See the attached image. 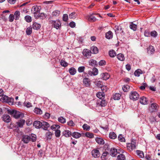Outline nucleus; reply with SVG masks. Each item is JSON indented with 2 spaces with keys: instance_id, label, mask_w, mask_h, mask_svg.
Listing matches in <instances>:
<instances>
[{
  "instance_id": "f257e3e1",
  "label": "nucleus",
  "mask_w": 160,
  "mask_h": 160,
  "mask_svg": "<svg viewBox=\"0 0 160 160\" xmlns=\"http://www.w3.org/2000/svg\"><path fill=\"white\" fill-rule=\"evenodd\" d=\"M50 23L52 24L54 28L57 29H59L61 27V22L59 20H57L56 21L51 20L49 21Z\"/></svg>"
},
{
  "instance_id": "f03ea898",
  "label": "nucleus",
  "mask_w": 160,
  "mask_h": 160,
  "mask_svg": "<svg viewBox=\"0 0 160 160\" xmlns=\"http://www.w3.org/2000/svg\"><path fill=\"white\" fill-rule=\"evenodd\" d=\"M136 141H132L130 143H127V148L128 150L132 151L136 148Z\"/></svg>"
},
{
  "instance_id": "7ed1b4c3",
  "label": "nucleus",
  "mask_w": 160,
  "mask_h": 160,
  "mask_svg": "<svg viewBox=\"0 0 160 160\" xmlns=\"http://www.w3.org/2000/svg\"><path fill=\"white\" fill-rule=\"evenodd\" d=\"M41 9V7L40 6H34L31 9L32 12L35 15H37L39 13Z\"/></svg>"
},
{
  "instance_id": "20e7f679",
  "label": "nucleus",
  "mask_w": 160,
  "mask_h": 160,
  "mask_svg": "<svg viewBox=\"0 0 160 160\" xmlns=\"http://www.w3.org/2000/svg\"><path fill=\"white\" fill-rule=\"evenodd\" d=\"M139 97V94L135 91L132 92L130 94V98L133 100H137Z\"/></svg>"
},
{
  "instance_id": "39448f33",
  "label": "nucleus",
  "mask_w": 160,
  "mask_h": 160,
  "mask_svg": "<svg viewBox=\"0 0 160 160\" xmlns=\"http://www.w3.org/2000/svg\"><path fill=\"white\" fill-rule=\"evenodd\" d=\"M158 105L156 103H152L149 107V111L150 112L156 111L158 109Z\"/></svg>"
},
{
  "instance_id": "423d86ee",
  "label": "nucleus",
  "mask_w": 160,
  "mask_h": 160,
  "mask_svg": "<svg viewBox=\"0 0 160 160\" xmlns=\"http://www.w3.org/2000/svg\"><path fill=\"white\" fill-rule=\"evenodd\" d=\"M83 55L87 58H89L91 55V51L90 50L85 49L82 52Z\"/></svg>"
},
{
  "instance_id": "0eeeda50",
  "label": "nucleus",
  "mask_w": 160,
  "mask_h": 160,
  "mask_svg": "<svg viewBox=\"0 0 160 160\" xmlns=\"http://www.w3.org/2000/svg\"><path fill=\"white\" fill-rule=\"evenodd\" d=\"M83 83L84 86L89 87L91 86V81L88 78H84L83 79Z\"/></svg>"
},
{
  "instance_id": "6e6552de",
  "label": "nucleus",
  "mask_w": 160,
  "mask_h": 160,
  "mask_svg": "<svg viewBox=\"0 0 160 160\" xmlns=\"http://www.w3.org/2000/svg\"><path fill=\"white\" fill-rule=\"evenodd\" d=\"M92 154L95 158L99 157L100 155L99 151L97 149H94L92 151Z\"/></svg>"
},
{
  "instance_id": "1a4fd4ad",
  "label": "nucleus",
  "mask_w": 160,
  "mask_h": 160,
  "mask_svg": "<svg viewBox=\"0 0 160 160\" xmlns=\"http://www.w3.org/2000/svg\"><path fill=\"white\" fill-rule=\"evenodd\" d=\"M140 102L143 105H146L148 104V100L146 97L143 96L140 98Z\"/></svg>"
},
{
  "instance_id": "9d476101",
  "label": "nucleus",
  "mask_w": 160,
  "mask_h": 160,
  "mask_svg": "<svg viewBox=\"0 0 160 160\" xmlns=\"http://www.w3.org/2000/svg\"><path fill=\"white\" fill-rule=\"evenodd\" d=\"M31 140V137L27 135H23L22 141L25 143H27Z\"/></svg>"
},
{
  "instance_id": "9b49d317",
  "label": "nucleus",
  "mask_w": 160,
  "mask_h": 160,
  "mask_svg": "<svg viewBox=\"0 0 160 160\" xmlns=\"http://www.w3.org/2000/svg\"><path fill=\"white\" fill-rule=\"evenodd\" d=\"M155 52V49L153 46H150L147 48V52L149 55H151L154 53Z\"/></svg>"
},
{
  "instance_id": "f8f14e48",
  "label": "nucleus",
  "mask_w": 160,
  "mask_h": 160,
  "mask_svg": "<svg viewBox=\"0 0 160 160\" xmlns=\"http://www.w3.org/2000/svg\"><path fill=\"white\" fill-rule=\"evenodd\" d=\"M97 105L98 106L104 107L107 104L105 100L101 99L97 103Z\"/></svg>"
},
{
  "instance_id": "ddd939ff",
  "label": "nucleus",
  "mask_w": 160,
  "mask_h": 160,
  "mask_svg": "<svg viewBox=\"0 0 160 160\" xmlns=\"http://www.w3.org/2000/svg\"><path fill=\"white\" fill-rule=\"evenodd\" d=\"M2 118L3 121L6 122H9L11 121V118L10 116L7 114L3 115Z\"/></svg>"
},
{
  "instance_id": "4468645a",
  "label": "nucleus",
  "mask_w": 160,
  "mask_h": 160,
  "mask_svg": "<svg viewBox=\"0 0 160 160\" xmlns=\"http://www.w3.org/2000/svg\"><path fill=\"white\" fill-rule=\"evenodd\" d=\"M33 125L35 128H40L42 127V122L39 121H36L34 122Z\"/></svg>"
},
{
  "instance_id": "2eb2a0df",
  "label": "nucleus",
  "mask_w": 160,
  "mask_h": 160,
  "mask_svg": "<svg viewBox=\"0 0 160 160\" xmlns=\"http://www.w3.org/2000/svg\"><path fill=\"white\" fill-rule=\"evenodd\" d=\"M50 127L49 124L46 122H42L41 128L45 130H47L48 128Z\"/></svg>"
},
{
  "instance_id": "dca6fc26",
  "label": "nucleus",
  "mask_w": 160,
  "mask_h": 160,
  "mask_svg": "<svg viewBox=\"0 0 160 160\" xmlns=\"http://www.w3.org/2000/svg\"><path fill=\"white\" fill-rule=\"evenodd\" d=\"M118 153L117 149L115 148H112L111 149L110 154L112 157H115Z\"/></svg>"
},
{
  "instance_id": "f3484780",
  "label": "nucleus",
  "mask_w": 160,
  "mask_h": 160,
  "mask_svg": "<svg viewBox=\"0 0 160 160\" xmlns=\"http://www.w3.org/2000/svg\"><path fill=\"white\" fill-rule=\"evenodd\" d=\"M109 153L107 152H104L102 155L101 158L102 160H106L108 158Z\"/></svg>"
},
{
  "instance_id": "a211bd4d",
  "label": "nucleus",
  "mask_w": 160,
  "mask_h": 160,
  "mask_svg": "<svg viewBox=\"0 0 160 160\" xmlns=\"http://www.w3.org/2000/svg\"><path fill=\"white\" fill-rule=\"evenodd\" d=\"M22 115L21 112L17 111H15L13 116L15 118H20Z\"/></svg>"
},
{
  "instance_id": "6ab92c4d",
  "label": "nucleus",
  "mask_w": 160,
  "mask_h": 160,
  "mask_svg": "<svg viewBox=\"0 0 160 160\" xmlns=\"http://www.w3.org/2000/svg\"><path fill=\"white\" fill-rule=\"evenodd\" d=\"M101 77L103 80H107L108 79L110 76V75L107 73H103L101 74Z\"/></svg>"
},
{
  "instance_id": "aec40b11",
  "label": "nucleus",
  "mask_w": 160,
  "mask_h": 160,
  "mask_svg": "<svg viewBox=\"0 0 160 160\" xmlns=\"http://www.w3.org/2000/svg\"><path fill=\"white\" fill-rule=\"evenodd\" d=\"M63 135L66 137H68L71 136V132L68 130H65L62 132Z\"/></svg>"
},
{
  "instance_id": "412c9836",
  "label": "nucleus",
  "mask_w": 160,
  "mask_h": 160,
  "mask_svg": "<svg viewBox=\"0 0 160 160\" xmlns=\"http://www.w3.org/2000/svg\"><path fill=\"white\" fill-rule=\"evenodd\" d=\"M90 51H91V53L93 54H97L98 52V48L95 46H92L91 47Z\"/></svg>"
},
{
  "instance_id": "4be33fe9",
  "label": "nucleus",
  "mask_w": 160,
  "mask_h": 160,
  "mask_svg": "<svg viewBox=\"0 0 160 160\" xmlns=\"http://www.w3.org/2000/svg\"><path fill=\"white\" fill-rule=\"evenodd\" d=\"M71 136L73 138L77 139L81 137V134L78 132H74L72 133Z\"/></svg>"
},
{
  "instance_id": "5701e85b",
  "label": "nucleus",
  "mask_w": 160,
  "mask_h": 160,
  "mask_svg": "<svg viewBox=\"0 0 160 160\" xmlns=\"http://www.w3.org/2000/svg\"><path fill=\"white\" fill-rule=\"evenodd\" d=\"M35 17L36 18H40L41 19H43L46 17V15L43 13H39L37 15H35Z\"/></svg>"
},
{
  "instance_id": "b1692460",
  "label": "nucleus",
  "mask_w": 160,
  "mask_h": 160,
  "mask_svg": "<svg viewBox=\"0 0 160 160\" xmlns=\"http://www.w3.org/2000/svg\"><path fill=\"white\" fill-rule=\"evenodd\" d=\"M25 120L21 119L18 122H17L18 125L19 127L22 128L25 123Z\"/></svg>"
},
{
  "instance_id": "393cba45",
  "label": "nucleus",
  "mask_w": 160,
  "mask_h": 160,
  "mask_svg": "<svg viewBox=\"0 0 160 160\" xmlns=\"http://www.w3.org/2000/svg\"><path fill=\"white\" fill-rule=\"evenodd\" d=\"M68 71L70 74L72 75H75L77 72L76 70L73 67H72L69 69Z\"/></svg>"
},
{
  "instance_id": "a878e982",
  "label": "nucleus",
  "mask_w": 160,
  "mask_h": 160,
  "mask_svg": "<svg viewBox=\"0 0 160 160\" xmlns=\"http://www.w3.org/2000/svg\"><path fill=\"white\" fill-rule=\"evenodd\" d=\"M137 155L140 158H143L144 157V154L143 152L140 150L136 151Z\"/></svg>"
},
{
  "instance_id": "bb28decb",
  "label": "nucleus",
  "mask_w": 160,
  "mask_h": 160,
  "mask_svg": "<svg viewBox=\"0 0 160 160\" xmlns=\"http://www.w3.org/2000/svg\"><path fill=\"white\" fill-rule=\"evenodd\" d=\"M86 19H88L89 21L93 22H95L97 20L96 18L92 15H90L87 16Z\"/></svg>"
},
{
  "instance_id": "cd10ccee",
  "label": "nucleus",
  "mask_w": 160,
  "mask_h": 160,
  "mask_svg": "<svg viewBox=\"0 0 160 160\" xmlns=\"http://www.w3.org/2000/svg\"><path fill=\"white\" fill-rule=\"evenodd\" d=\"M32 27L34 29L38 30L40 28L41 25L40 24L35 22L33 23Z\"/></svg>"
},
{
  "instance_id": "c85d7f7f",
  "label": "nucleus",
  "mask_w": 160,
  "mask_h": 160,
  "mask_svg": "<svg viewBox=\"0 0 160 160\" xmlns=\"http://www.w3.org/2000/svg\"><path fill=\"white\" fill-rule=\"evenodd\" d=\"M78 14L75 12H73L69 15V18L73 19L76 18Z\"/></svg>"
},
{
  "instance_id": "c756f323",
  "label": "nucleus",
  "mask_w": 160,
  "mask_h": 160,
  "mask_svg": "<svg viewBox=\"0 0 160 160\" xmlns=\"http://www.w3.org/2000/svg\"><path fill=\"white\" fill-rule=\"evenodd\" d=\"M95 140L96 142L99 144H103L104 143V141L102 138H97Z\"/></svg>"
},
{
  "instance_id": "7c9ffc66",
  "label": "nucleus",
  "mask_w": 160,
  "mask_h": 160,
  "mask_svg": "<svg viewBox=\"0 0 160 160\" xmlns=\"http://www.w3.org/2000/svg\"><path fill=\"white\" fill-rule=\"evenodd\" d=\"M129 27L130 29H132L134 31H136L137 28V26L136 24H134L132 22H131Z\"/></svg>"
},
{
  "instance_id": "2f4dec72",
  "label": "nucleus",
  "mask_w": 160,
  "mask_h": 160,
  "mask_svg": "<svg viewBox=\"0 0 160 160\" xmlns=\"http://www.w3.org/2000/svg\"><path fill=\"white\" fill-rule=\"evenodd\" d=\"M105 94L103 92H98L96 96L98 98H99L100 99H102L105 96Z\"/></svg>"
},
{
  "instance_id": "473e14b6",
  "label": "nucleus",
  "mask_w": 160,
  "mask_h": 160,
  "mask_svg": "<svg viewBox=\"0 0 160 160\" xmlns=\"http://www.w3.org/2000/svg\"><path fill=\"white\" fill-rule=\"evenodd\" d=\"M105 37L108 39H110L112 37V33L111 31H109L105 34Z\"/></svg>"
},
{
  "instance_id": "72a5a7b5",
  "label": "nucleus",
  "mask_w": 160,
  "mask_h": 160,
  "mask_svg": "<svg viewBox=\"0 0 160 160\" xmlns=\"http://www.w3.org/2000/svg\"><path fill=\"white\" fill-rule=\"evenodd\" d=\"M89 63L90 65L94 66L97 64V62L96 60L91 59L89 60Z\"/></svg>"
},
{
  "instance_id": "f704fd0d",
  "label": "nucleus",
  "mask_w": 160,
  "mask_h": 160,
  "mask_svg": "<svg viewBox=\"0 0 160 160\" xmlns=\"http://www.w3.org/2000/svg\"><path fill=\"white\" fill-rule=\"evenodd\" d=\"M109 137L112 139H115L117 138V135L114 132H110L109 134Z\"/></svg>"
},
{
  "instance_id": "c9c22d12",
  "label": "nucleus",
  "mask_w": 160,
  "mask_h": 160,
  "mask_svg": "<svg viewBox=\"0 0 160 160\" xmlns=\"http://www.w3.org/2000/svg\"><path fill=\"white\" fill-rule=\"evenodd\" d=\"M118 59L120 61H123L124 59V55L122 54L119 53L118 54L117 56Z\"/></svg>"
},
{
  "instance_id": "e433bc0d",
  "label": "nucleus",
  "mask_w": 160,
  "mask_h": 160,
  "mask_svg": "<svg viewBox=\"0 0 160 160\" xmlns=\"http://www.w3.org/2000/svg\"><path fill=\"white\" fill-rule=\"evenodd\" d=\"M34 112L37 114H41L42 113V111L39 108H36L34 109Z\"/></svg>"
},
{
  "instance_id": "4c0bfd02",
  "label": "nucleus",
  "mask_w": 160,
  "mask_h": 160,
  "mask_svg": "<svg viewBox=\"0 0 160 160\" xmlns=\"http://www.w3.org/2000/svg\"><path fill=\"white\" fill-rule=\"evenodd\" d=\"M142 73V71L139 69L136 70L134 73V75L137 77H139Z\"/></svg>"
},
{
  "instance_id": "58836bf2",
  "label": "nucleus",
  "mask_w": 160,
  "mask_h": 160,
  "mask_svg": "<svg viewBox=\"0 0 160 160\" xmlns=\"http://www.w3.org/2000/svg\"><path fill=\"white\" fill-rule=\"evenodd\" d=\"M2 97L0 99V100L2 102H6L7 101L8 98V97L6 96V95H2Z\"/></svg>"
},
{
  "instance_id": "ea45409f",
  "label": "nucleus",
  "mask_w": 160,
  "mask_h": 160,
  "mask_svg": "<svg viewBox=\"0 0 160 160\" xmlns=\"http://www.w3.org/2000/svg\"><path fill=\"white\" fill-rule=\"evenodd\" d=\"M15 19L16 20H18L20 17V12L19 11H17L15 12L14 13Z\"/></svg>"
},
{
  "instance_id": "a19ab883",
  "label": "nucleus",
  "mask_w": 160,
  "mask_h": 160,
  "mask_svg": "<svg viewBox=\"0 0 160 160\" xmlns=\"http://www.w3.org/2000/svg\"><path fill=\"white\" fill-rule=\"evenodd\" d=\"M125 156L122 154L119 155L117 156L118 160H125Z\"/></svg>"
},
{
  "instance_id": "79ce46f5",
  "label": "nucleus",
  "mask_w": 160,
  "mask_h": 160,
  "mask_svg": "<svg viewBox=\"0 0 160 160\" xmlns=\"http://www.w3.org/2000/svg\"><path fill=\"white\" fill-rule=\"evenodd\" d=\"M121 95L119 93H116L113 96V98L114 100H118L120 99Z\"/></svg>"
},
{
  "instance_id": "37998d69",
  "label": "nucleus",
  "mask_w": 160,
  "mask_h": 160,
  "mask_svg": "<svg viewBox=\"0 0 160 160\" xmlns=\"http://www.w3.org/2000/svg\"><path fill=\"white\" fill-rule=\"evenodd\" d=\"M109 54L111 57H114L116 55V53L114 50H112L109 51Z\"/></svg>"
},
{
  "instance_id": "c03bdc74",
  "label": "nucleus",
  "mask_w": 160,
  "mask_h": 160,
  "mask_svg": "<svg viewBox=\"0 0 160 160\" xmlns=\"http://www.w3.org/2000/svg\"><path fill=\"white\" fill-rule=\"evenodd\" d=\"M32 28L31 27L27 28L26 30V34L28 35H30L32 33Z\"/></svg>"
},
{
  "instance_id": "a18cd8bd",
  "label": "nucleus",
  "mask_w": 160,
  "mask_h": 160,
  "mask_svg": "<svg viewBox=\"0 0 160 160\" xmlns=\"http://www.w3.org/2000/svg\"><path fill=\"white\" fill-rule=\"evenodd\" d=\"M129 88L130 86L128 85H124L122 87L123 91L125 92L128 91Z\"/></svg>"
},
{
  "instance_id": "49530a36",
  "label": "nucleus",
  "mask_w": 160,
  "mask_h": 160,
  "mask_svg": "<svg viewBox=\"0 0 160 160\" xmlns=\"http://www.w3.org/2000/svg\"><path fill=\"white\" fill-rule=\"evenodd\" d=\"M7 111L8 114L11 115L12 116H13L14 113H15V110L14 109H8Z\"/></svg>"
},
{
  "instance_id": "de8ad7c7",
  "label": "nucleus",
  "mask_w": 160,
  "mask_h": 160,
  "mask_svg": "<svg viewBox=\"0 0 160 160\" xmlns=\"http://www.w3.org/2000/svg\"><path fill=\"white\" fill-rule=\"evenodd\" d=\"M58 120L59 122L62 123H64L66 122V119L62 117H60L58 118Z\"/></svg>"
},
{
  "instance_id": "09e8293b",
  "label": "nucleus",
  "mask_w": 160,
  "mask_h": 160,
  "mask_svg": "<svg viewBox=\"0 0 160 160\" xmlns=\"http://www.w3.org/2000/svg\"><path fill=\"white\" fill-rule=\"evenodd\" d=\"M150 36L154 38H156L158 36V33L155 31H153L150 32Z\"/></svg>"
},
{
  "instance_id": "8fccbe9b",
  "label": "nucleus",
  "mask_w": 160,
  "mask_h": 160,
  "mask_svg": "<svg viewBox=\"0 0 160 160\" xmlns=\"http://www.w3.org/2000/svg\"><path fill=\"white\" fill-rule=\"evenodd\" d=\"M118 138L119 141L122 142H125V138L122 135H119L118 136Z\"/></svg>"
},
{
  "instance_id": "3c124183",
  "label": "nucleus",
  "mask_w": 160,
  "mask_h": 160,
  "mask_svg": "<svg viewBox=\"0 0 160 160\" xmlns=\"http://www.w3.org/2000/svg\"><path fill=\"white\" fill-rule=\"evenodd\" d=\"M85 135L86 137L90 138H92L94 137L93 134L89 132H86L85 134Z\"/></svg>"
},
{
  "instance_id": "603ef678",
  "label": "nucleus",
  "mask_w": 160,
  "mask_h": 160,
  "mask_svg": "<svg viewBox=\"0 0 160 160\" xmlns=\"http://www.w3.org/2000/svg\"><path fill=\"white\" fill-rule=\"evenodd\" d=\"M25 19L27 22H30L32 21V18L30 16L27 15L25 17Z\"/></svg>"
},
{
  "instance_id": "864d4df0",
  "label": "nucleus",
  "mask_w": 160,
  "mask_h": 160,
  "mask_svg": "<svg viewBox=\"0 0 160 160\" xmlns=\"http://www.w3.org/2000/svg\"><path fill=\"white\" fill-rule=\"evenodd\" d=\"M60 133H61L60 131L58 129H57L56 130H55V136L56 137H58V138L60 136V134H61Z\"/></svg>"
},
{
  "instance_id": "5fc2aeb1",
  "label": "nucleus",
  "mask_w": 160,
  "mask_h": 160,
  "mask_svg": "<svg viewBox=\"0 0 160 160\" xmlns=\"http://www.w3.org/2000/svg\"><path fill=\"white\" fill-rule=\"evenodd\" d=\"M82 128L84 130L87 131L89 130L90 129V127L86 124H84L82 126Z\"/></svg>"
},
{
  "instance_id": "6e6d98bb",
  "label": "nucleus",
  "mask_w": 160,
  "mask_h": 160,
  "mask_svg": "<svg viewBox=\"0 0 160 160\" xmlns=\"http://www.w3.org/2000/svg\"><path fill=\"white\" fill-rule=\"evenodd\" d=\"M85 69V67L84 66H81L78 67V72H84V70Z\"/></svg>"
},
{
  "instance_id": "4d7b16f0",
  "label": "nucleus",
  "mask_w": 160,
  "mask_h": 160,
  "mask_svg": "<svg viewBox=\"0 0 160 160\" xmlns=\"http://www.w3.org/2000/svg\"><path fill=\"white\" fill-rule=\"evenodd\" d=\"M149 121L152 123L155 122L156 120L154 117L151 116L149 118Z\"/></svg>"
},
{
  "instance_id": "13d9d810",
  "label": "nucleus",
  "mask_w": 160,
  "mask_h": 160,
  "mask_svg": "<svg viewBox=\"0 0 160 160\" xmlns=\"http://www.w3.org/2000/svg\"><path fill=\"white\" fill-rule=\"evenodd\" d=\"M14 101L13 98H10L8 97V98L7 101L6 102L9 103V104H12L13 103V102Z\"/></svg>"
},
{
  "instance_id": "bf43d9fd",
  "label": "nucleus",
  "mask_w": 160,
  "mask_h": 160,
  "mask_svg": "<svg viewBox=\"0 0 160 160\" xmlns=\"http://www.w3.org/2000/svg\"><path fill=\"white\" fill-rule=\"evenodd\" d=\"M60 128V126L58 125H53L51 126V128L52 130L55 131L56 128H57V129H58Z\"/></svg>"
},
{
  "instance_id": "052dcab7",
  "label": "nucleus",
  "mask_w": 160,
  "mask_h": 160,
  "mask_svg": "<svg viewBox=\"0 0 160 160\" xmlns=\"http://www.w3.org/2000/svg\"><path fill=\"white\" fill-rule=\"evenodd\" d=\"M68 16L67 14H64L62 16V20L63 21L66 22L68 20Z\"/></svg>"
},
{
  "instance_id": "680f3d73",
  "label": "nucleus",
  "mask_w": 160,
  "mask_h": 160,
  "mask_svg": "<svg viewBox=\"0 0 160 160\" xmlns=\"http://www.w3.org/2000/svg\"><path fill=\"white\" fill-rule=\"evenodd\" d=\"M61 65L62 66L66 67L68 66V63L63 60H61Z\"/></svg>"
},
{
  "instance_id": "e2e57ef3",
  "label": "nucleus",
  "mask_w": 160,
  "mask_h": 160,
  "mask_svg": "<svg viewBox=\"0 0 160 160\" xmlns=\"http://www.w3.org/2000/svg\"><path fill=\"white\" fill-rule=\"evenodd\" d=\"M115 30L116 33H118L119 31H121L122 29L121 27L118 26H115Z\"/></svg>"
},
{
  "instance_id": "0e129e2a",
  "label": "nucleus",
  "mask_w": 160,
  "mask_h": 160,
  "mask_svg": "<svg viewBox=\"0 0 160 160\" xmlns=\"http://www.w3.org/2000/svg\"><path fill=\"white\" fill-rule=\"evenodd\" d=\"M52 135V132L49 131L47 132L46 133V137H47L48 138H51Z\"/></svg>"
},
{
  "instance_id": "69168bd1",
  "label": "nucleus",
  "mask_w": 160,
  "mask_h": 160,
  "mask_svg": "<svg viewBox=\"0 0 160 160\" xmlns=\"http://www.w3.org/2000/svg\"><path fill=\"white\" fill-rule=\"evenodd\" d=\"M60 11L58 10H55L52 13V15L53 16H58L60 13Z\"/></svg>"
},
{
  "instance_id": "338daca9",
  "label": "nucleus",
  "mask_w": 160,
  "mask_h": 160,
  "mask_svg": "<svg viewBox=\"0 0 160 160\" xmlns=\"http://www.w3.org/2000/svg\"><path fill=\"white\" fill-rule=\"evenodd\" d=\"M15 17L12 14H10L9 17V21L10 22H12L13 21Z\"/></svg>"
},
{
  "instance_id": "774afa93",
  "label": "nucleus",
  "mask_w": 160,
  "mask_h": 160,
  "mask_svg": "<svg viewBox=\"0 0 160 160\" xmlns=\"http://www.w3.org/2000/svg\"><path fill=\"white\" fill-rule=\"evenodd\" d=\"M32 138H31V140L32 142H34L36 141V136L34 134H32L31 135Z\"/></svg>"
}]
</instances>
